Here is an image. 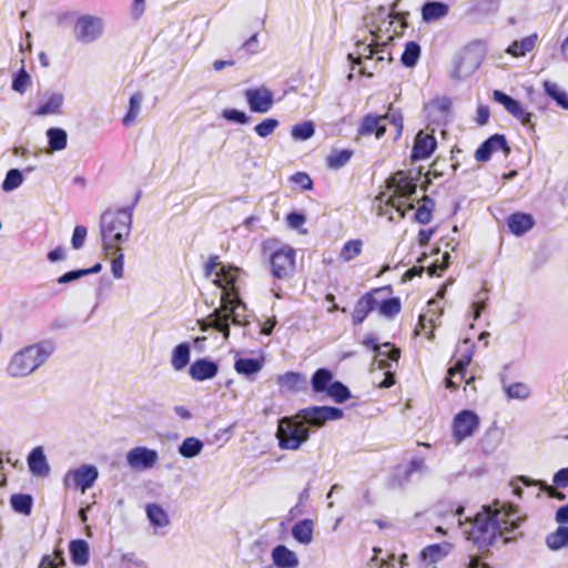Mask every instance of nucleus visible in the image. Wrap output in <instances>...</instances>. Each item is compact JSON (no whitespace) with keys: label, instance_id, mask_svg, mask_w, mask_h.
<instances>
[{"label":"nucleus","instance_id":"62","mask_svg":"<svg viewBox=\"0 0 568 568\" xmlns=\"http://www.w3.org/2000/svg\"><path fill=\"white\" fill-rule=\"evenodd\" d=\"M82 276H85V272H83L82 270L70 271V272H67L65 274L61 275L57 280V282L59 284H68L70 282L81 278Z\"/></svg>","mask_w":568,"mask_h":568},{"label":"nucleus","instance_id":"24","mask_svg":"<svg viewBox=\"0 0 568 568\" xmlns=\"http://www.w3.org/2000/svg\"><path fill=\"white\" fill-rule=\"evenodd\" d=\"M217 365L214 362L207 359H196L190 366V376L194 381H205L211 379L217 374Z\"/></svg>","mask_w":568,"mask_h":568},{"label":"nucleus","instance_id":"33","mask_svg":"<svg viewBox=\"0 0 568 568\" xmlns=\"http://www.w3.org/2000/svg\"><path fill=\"white\" fill-rule=\"evenodd\" d=\"M191 347L187 343L179 344L172 352L171 365L174 371L180 372L186 367L190 362Z\"/></svg>","mask_w":568,"mask_h":568},{"label":"nucleus","instance_id":"32","mask_svg":"<svg viewBox=\"0 0 568 568\" xmlns=\"http://www.w3.org/2000/svg\"><path fill=\"white\" fill-rule=\"evenodd\" d=\"M144 101V94L142 92L133 93L129 99V109L122 119L124 125L130 126L135 123Z\"/></svg>","mask_w":568,"mask_h":568},{"label":"nucleus","instance_id":"26","mask_svg":"<svg viewBox=\"0 0 568 568\" xmlns=\"http://www.w3.org/2000/svg\"><path fill=\"white\" fill-rule=\"evenodd\" d=\"M377 298L373 293L365 294L356 303L352 317L355 325L361 324L366 316L376 308Z\"/></svg>","mask_w":568,"mask_h":568},{"label":"nucleus","instance_id":"8","mask_svg":"<svg viewBox=\"0 0 568 568\" xmlns=\"http://www.w3.org/2000/svg\"><path fill=\"white\" fill-rule=\"evenodd\" d=\"M296 414L305 427H308V432L311 428L324 427L327 422L338 420L344 415L341 408L329 406H311L300 409Z\"/></svg>","mask_w":568,"mask_h":568},{"label":"nucleus","instance_id":"41","mask_svg":"<svg viewBox=\"0 0 568 568\" xmlns=\"http://www.w3.org/2000/svg\"><path fill=\"white\" fill-rule=\"evenodd\" d=\"M544 88L547 95L554 99L559 106L568 110V93L560 85L555 82L545 81Z\"/></svg>","mask_w":568,"mask_h":568},{"label":"nucleus","instance_id":"60","mask_svg":"<svg viewBox=\"0 0 568 568\" xmlns=\"http://www.w3.org/2000/svg\"><path fill=\"white\" fill-rule=\"evenodd\" d=\"M64 564L60 554L44 556L39 565V568H60Z\"/></svg>","mask_w":568,"mask_h":568},{"label":"nucleus","instance_id":"18","mask_svg":"<svg viewBox=\"0 0 568 568\" xmlns=\"http://www.w3.org/2000/svg\"><path fill=\"white\" fill-rule=\"evenodd\" d=\"M493 97L496 102L503 104L507 112L518 119L524 125L531 122V113L526 112L517 100L499 90H495Z\"/></svg>","mask_w":568,"mask_h":568},{"label":"nucleus","instance_id":"2","mask_svg":"<svg viewBox=\"0 0 568 568\" xmlns=\"http://www.w3.org/2000/svg\"><path fill=\"white\" fill-rule=\"evenodd\" d=\"M242 271L239 267L224 266L217 256H212L205 266V275L213 276V284L221 292L220 307L215 308L206 318L199 321L201 331L214 328L222 333L224 339L230 337V324L246 326V306L239 298L236 281Z\"/></svg>","mask_w":568,"mask_h":568},{"label":"nucleus","instance_id":"11","mask_svg":"<svg viewBox=\"0 0 568 568\" xmlns=\"http://www.w3.org/2000/svg\"><path fill=\"white\" fill-rule=\"evenodd\" d=\"M99 477V470L93 465H82L67 471L63 484L67 488H78L84 494L93 486Z\"/></svg>","mask_w":568,"mask_h":568},{"label":"nucleus","instance_id":"40","mask_svg":"<svg viewBox=\"0 0 568 568\" xmlns=\"http://www.w3.org/2000/svg\"><path fill=\"white\" fill-rule=\"evenodd\" d=\"M10 504L16 513L29 516L32 510L33 499L29 494H16L11 496Z\"/></svg>","mask_w":568,"mask_h":568},{"label":"nucleus","instance_id":"25","mask_svg":"<svg viewBox=\"0 0 568 568\" xmlns=\"http://www.w3.org/2000/svg\"><path fill=\"white\" fill-rule=\"evenodd\" d=\"M453 545L449 542L434 544L423 549L420 556L428 566L443 560L452 551Z\"/></svg>","mask_w":568,"mask_h":568},{"label":"nucleus","instance_id":"44","mask_svg":"<svg viewBox=\"0 0 568 568\" xmlns=\"http://www.w3.org/2000/svg\"><path fill=\"white\" fill-rule=\"evenodd\" d=\"M234 368L239 374L251 376L262 369V364L255 358H239L235 361Z\"/></svg>","mask_w":568,"mask_h":568},{"label":"nucleus","instance_id":"14","mask_svg":"<svg viewBox=\"0 0 568 568\" xmlns=\"http://www.w3.org/2000/svg\"><path fill=\"white\" fill-rule=\"evenodd\" d=\"M158 459V452L145 446L134 447L126 454V463L132 469H150Z\"/></svg>","mask_w":568,"mask_h":568},{"label":"nucleus","instance_id":"21","mask_svg":"<svg viewBox=\"0 0 568 568\" xmlns=\"http://www.w3.org/2000/svg\"><path fill=\"white\" fill-rule=\"evenodd\" d=\"M64 97L59 92H51L44 95L43 102L33 112L37 116L61 114Z\"/></svg>","mask_w":568,"mask_h":568},{"label":"nucleus","instance_id":"3","mask_svg":"<svg viewBox=\"0 0 568 568\" xmlns=\"http://www.w3.org/2000/svg\"><path fill=\"white\" fill-rule=\"evenodd\" d=\"M386 189L392 194L387 195L386 192H381L375 197L377 214L387 216L389 221L404 219L406 211L414 209V204H406V200L416 192V183L403 171H398L387 180Z\"/></svg>","mask_w":568,"mask_h":568},{"label":"nucleus","instance_id":"61","mask_svg":"<svg viewBox=\"0 0 568 568\" xmlns=\"http://www.w3.org/2000/svg\"><path fill=\"white\" fill-rule=\"evenodd\" d=\"M449 254L445 253L442 256V262L435 261L429 267H428V274L429 276L438 275L439 271H444L448 265Z\"/></svg>","mask_w":568,"mask_h":568},{"label":"nucleus","instance_id":"23","mask_svg":"<svg viewBox=\"0 0 568 568\" xmlns=\"http://www.w3.org/2000/svg\"><path fill=\"white\" fill-rule=\"evenodd\" d=\"M386 131L385 116L368 114L363 118L358 128L361 135L374 134L377 139L382 138Z\"/></svg>","mask_w":568,"mask_h":568},{"label":"nucleus","instance_id":"4","mask_svg":"<svg viewBox=\"0 0 568 568\" xmlns=\"http://www.w3.org/2000/svg\"><path fill=\"white\" fill-rule=\"evenodd\" d=\"M50 343H36L14 352L6 367L9 377L18 379L33 374L40 368L53 353Z\"/></svg>","mask_w":568,"mask_h":568},{"label":"nucleus","instance_id":"10","mask_svg":"<svg viewBox=\"0 0 568 568\" xmlns=\"http://www.w3.org/2000/svg\"><path fill=\"white\" fill-rule=\"evenodd\" d=\"M270 262L274 277L287 278L295 270V250L290 245H283L272 253Z\"/></svg>","mask_w":568,"mask_h":568},{"label":"nucleus","instance_id":"52","mask_svg":"<svg viewBox=\"0 0 568 568\" xmlns=\"http://www.w3.org/2000/svg\"><path fill=\"white\" fill-rule=\"evenodd\" d=\"M23 182L22 173L18 169H11L7 172L4 181L2 182V190L11 192L18 189Z\"/></svg>","mask_w":568,"mask_h":568},{"label":"nucleus","instance_id":"46","mask_svg":"<svg viewBox=\"0 0 568 568\" xmlns=\"http://www.w3.org/2000/svg\"><path fill=\"white\" fill-rule=\"evenodd\" d=\"M504 390L508 399H527L530 396V388L524 383H513L506 385Z\"/></svg>","mask_w":568,"mask_h":568},{"label":"nucleus","instance_id":"48","mask_svg":"<svg viewBox=\"0 0 568 568\" xmlns=\"http://www.w3.org/2000/svg\"><path fill=\"white\" fill-rule=\"evenodd\" d=\"M419 54L420 47L414 41L407 42L402 54V63L408 68L414 67L419 58Z\"/></svg>","mask_w":568,"mask_h":568},{"label":"nucleus","instance_id":"13","mask_svg":"<svg viewBox=\"0 0 568 568\" xmlns=\"http://www.w3.org/2000/svg\"><path fill=\"white\" fill-rule=\"evenodd\" d=\"M479 418L476 413L465 409L454 418V437L458 443L471 436L478 428Z\"/></svg>","mask_w":568,"mask_h":568},{"label":"nucleus","instance_id":"34","mask_svg":"<svg viewBox=\"0 0 568 568\" xmlns=\"http://www.w3.org/2000/svg\"><path fill=\"white\" fill-rule=\"evenodd\" d=\"M47 138L49 143L48 152H58L67 148L68 134L65 130L60 128H50L47 131Z\"/></svg>","mask_w":568,"mask_h":568},{"label":"nucleus","instance_id":"53","mask_svg":"<svg viewBox=\"0 0 568 568\" xmlns=\"http://www.w3.org/2000/svg\"><path fill=\"white\" fill-rule=\"evenodd\" d=\"M433 202L429 197H424V204L415 212V221L420 224H427L432 220Z\"/></svg>","mask_w":568,"mask_h":568},{"label":"nucleus","instance_id":"64","mask_svg":"<svg viewBox=\"0 0 568 568\" xmlns=\"http://www.w3.org/2000/svg\"><path fill=\"white\" fill-rule=\"evenodd\" d=\"M554 484L558 487H567L568 486V467L561 468L554 476Z\"/></svg>","mask_w":568,"mask_h":568},{"label":"nucleus","instance_id":"30","mask_svg":"<svg viewBox=\"0 0 568 568\" xmlns=\"http://www.w3.org/2000/svg\"><path fill=\"white\" fill-rule=\"evenodd\" d=\"M449 8L439 1L426 2L422 8V17L426 22L436 21L447 16Z\"/></svg>","mask_w":568,"mask_h":568},{"label":"nucleus","instance_id":"7","mask_svg":"<svg viewBox=\"0 0 568 568\" xmlns=\"http://www.w3.org/2000/svg\"><path fill=\"white\" fill-rule=\"evenodd\" d=\"M366 27L369 29V33L373 37L371 43H366L365 41L356 42V50L354 53H348L347 58L355 64H361L362 60L372 59L375 53H381L386 47V44L393 40V36H388L386 41H382L381 32L383 29L381 27L373 28V22L366 19Z\"/></svg>","mask_w":568,"mask_h":568},{"label":"nucleus","instance_id":"28","mask_svg":"<svg viewBox=\"0 0 568 568\" xmlns=\"http://www.w3.org/2000/svg\"><path fill=\"white\" fill-rule=\"evenodd\" d=\"M315 524L312 519H303L297 521L292 528L293 538L302 544L310 545L313 540Z\"/></svg>","mask_w":568,"mask_h":568},{"label":"nucleus","instance_id":"22","mask_svg":"<svg viewBox=\"0 0 568 568\" xmlns=\"http://www.w3.org/2000/svg\"><path fill=\"white\" fill-rule=\"evenodd\" d=\"M271 557L277 568H297L300 565L297 555L284 545L274 547Z\"/></svg>","mask_w":568,"mask_h":568},{"label":"nucleus","instance_id":"35","mask_svg":"<svg viewBox=\"0 0 568 568\" xmlns=\"http://www.w3.org/2000/svg\"><path fill=\"white\" fill-rule=\"evenodd\" d=\"M546 545L550 550H559L568 547V527L559 526L546 537Z\"/></svg>","mask_w":568,"mask_h":568},{"label":"nucleus","instance_id":"17","mask_svg":"<svg viewBox=\"0 0 568 568\" xmlns=\"http://www.w3.org/2000/svg\"><path fill=\"white\" fill-rule=\"evenodd\" d=\"M503 151L505 155L510 152L507 141L504 135L495 134L486 140L476 151L475 159L479 162H486L490 159L491 154Z\"/></svg>","mask_w":568,"mask_h":568},{"label":"nucleus","instance_id":"51","mask_svg":"<svg viewBox=\"0 0 568 568\" xmlns=\"http://www.w3.org/2000/svg\"><path fill=\"white\" fill-rule=\"evenodd\" d=\"M292 136L295 140L305 141L311 139L315 133L314 124L311 121L296 124L292 128Z\"/></svg>","mask_w":568,"mask_h":568},{"label":"nucleus","instance_id":"29","mask_svg":"<svg viewBox=\"0 0 568 568\" xmlns=\"http://www.w3.org/2000/svg\"><path fill=\"white\" fill-rule=\"evenodd\" d=\"M366 19H368L371 22H373V28L381 27L383 31L381 32V36L383 37L384 33H388L392 26H393V16L390 12H388L385 8L379 7L371 14L366 16L364 18V21L366 22Z\"/></svg>","mask_w":568,"mask_h":568},{"label":"nucleus","instance_id":"39","mask_svg":"<svg viewBox=\"0 0 568 568\" xmlns=\"http://www.w3.org/2000/svg\"><path fill=\"white\" fill-rule=\"evenodd\" d=\"M70 554L77 565H85L89 561V545L85 540L78 539L70 544Z\"/></svg>","mask_w":568,"mask_h":568},{"label":"nucleus","instance_id":"43","mask_svg":"<svg viewBox=\"0 0 568 568\" xmlns=\"http://www.w3.org/2000/svg\"><path fill=\"white\" fill-rule=\"evenodd\" d=\"M363 250V241L362 240H349L347 241L338 255V258L347 263L352 260H354L356 256H358L362 253Z\"/></svg>","mask_w":568,"mask_h":568},{"label":"nucleus","instance_id":"58","mask_svg":"<svg viewBox=\"0 0 568 568\" xmlns=\"http://www.w3.org/2000/svg\"><path fill=\"white\" fill-rule=\"evenodd\" d=\"M30 83H31L30 75L27 73V71L24 69H21L18 72V74L16 75V78L13 79L12 89L16 92H19L22 94L26 92V90L28 89Z\"/></svg>","mask_w":568,"mask_h":568},{"label":"nucleus","instance_id":"55","mask_svg":"<svg viewBox=\"0 0 568 568\" xmlns=\"http://www.w3.org/2000/svg\"><path fill=\"white\" fill-rule=\"evenodd\" d=\"M519 480L526 485V486H531V485H539L541 487V489L544 491H546L548 494V496L552 497V498H557V499H565V494L556 490L554 487H550L548 485H546L545 483L540 481V480H531L529 479L528 477H524L521 476L519 478Z\"/></svg>","mask_w":568,"mask_h":568},{"label":"nucleus","instance_id":"49","mask_svg":"<svg viewBox=\"0 0 568 568\" xmlns=\"http://www.w3.org/2000/svg\"><path fill=\"white\" fill-rule=\"evenodd\" d=\"M111 260V273L114 278H122L124 275L123 253L120 247L119 251L112 250V253H105Z\"/></svg>","mask_w":568,"mask_h":568},{"label":"nucleus","instance_id":"20","mask_svg":"<svg viewBox=\"0 0 568 568\" xmlns=\"http://www.w3.org/2000/svg\"><path fill=\"white\" fill-rule=\"evenodd\" d=\"M28 467L33 476L48 477L51 468L44 455L42 446L34 447L27 458Z\"/></svg>","mask_w":568,"mask_h":568},{"label":"nucleus","instance_id":"6","mask_svg":"<svg viewBox=\"0 0 568 568\" xmlns=\"http://www.w3.org/2000/svg\"><path fill=\"white\" fill-rule=\"evenodd\" d=\"M276 438L281 449L297 450L310 439L308 427H305L297 414L282 417L278 420Z\"/></svg>","mask_w":568,"mask_h":568},{"label":"nucleus","instance_id":"15","mask_svg":"<svg viewBox=\"0 0 568 568\" xmlns=\"http://www.w3.org/2000/svg\"><path fill=\"white\" fill-rule=\"evenodd\" d=\"M364 345L372 346L376 352L374 365H377L379 369H386L389 367V361L396 362L399 358V348L393 346L390 343H384L382 346L376 344L374 338H367L364 341Z\"/></svg>","mask_w":568,"mask_h":568},{"label":"nucleus","instance_id":"50","mask_svg":"<svg viewBox=\"0 0 568 568\" xmlns=\"http://www.w3.org/2000/svg\"><path fill=\"white\" fill-rule=\"evenodd\" d=\"M326 394L339 404L351 397L348 388L341 382H333L327 388Z\"/></svg>","mask_w":568,"mask_h":568},{"label":"nucleus","instance_id":"59","mask_svg":"<svg viewBox=\"0 0 568 568\" xmlns=\"http://www.w3.org/2000/svg\"><path fill=\"white\" fill-rule=\"evenodd\" d=\"M88 234L87 227L82 225H77L73 231V235L71 239V244L74 250H79L83 246L85 237Z\"/></svg>","mask_w":568,"mask_h":568},{"label":"nucleus","instance_id":"38","mask_svg":"<svg viewBox=\"0 0 568 568\" xmlns=\"http://www.w3.org/2000/svg\"><path fill=\"white\" fill-rule=\"evenodd\" d=\"M146 515L154 527L164 528L170 524L166 511L159 505L151 504L146 506Z\"/></svg>","mask_w":568,"mask_h":568},{"label":"nucleus","instance_id":"9","mask_svg":"<svg viewBox=\"0 0 568 568\" xmlns=\"http://www.w3.org/2000/svg\"><path fill=\"white\" fill-rule=\"evenodd\" d=\"M104 30V22L101 18L84 14L74 23V38L78 42L89 44L101 38Z\"/></svg>","mask_w":568,"mask_h":568},{"label":"nucleus","instance_id":"1","mask_svg":"<svg viewBox=\"0 0 568 568\" xmlns=\"http://www.w3.org/2000/svg\"><path fill=\"white\" fill-rule=\"evenodd\" d=\"M464 511L465 508L459 506L455 516L458 517V525L467 540L473 541L478 550H487L498 537L503 538L504 544L516 540L518 536L511 534L526 520L517 508L499 500L483 506L474 517L462 520Z\"/></svg>","mask_w":568,"mask_h":568},{"label":"nucleus","instance_id":"57","mask_svg":"<svg viewBox=\"0 0 568 568\" xmlns=\"http://www.w3.org/2000/svg\"><path fill=\"white\" fill-rule=\"evenodd\" d=\"M222 116L230 122H235L240 124H246L251 120V118L244 111H240L236 109L223 110Z\"/></svg>","mask_w":568,"mask_h":568},{"label":"nucleus","instance_id":"27","mask_svg":"<svg viewBox=\"0 0 568 568\" xmlns=\"http://www.w3.org/2000/svg\"><path fill=\"white\" fill-rule=\"evenodd\" d=\"M534 217L528 213H514L507 219V225L510 232L520 236L532 229Z\"/></svg>","mask_w":568,"mask_h":568},{"label":"nucleus","instance_id":"47","mask_svg":"<svg viewBox=\"0 0 568 568\" xmlns=\"http://www.w3.org/2000/svg\"><path fill=\"white\" fill-rule=\"evenodd\" d=\"M352 155L353 152L349 150L335 151L328 155L327 165L329 169L338 170L349 162Z\"/></svg>","mask_w":568,"mask_h":568},{"label":"nucleus","instance_id":"56","mask_svg":"<svg viewBox=\"0 0 568 568\" xmlns=\"http://www.w3.org/2000/svg\"><path fill=\"white\" fill-rule=\"evenodd\" d=\"M471 361V353L463 355L456 364L448 369V373L450 376H458L459 379L464 378V374L466 371V367L469 365Z\"/></svg>","mask_w":568,"mask_h":568},{"label":"nucleus","instance_id":"37","mask_svg":"<svg viewBox=\"0 0 568 568\" xmlns=\"http://www.w3.org/2000/svg\"><path fill=\"white\" fill-rule=\"evenodd\" d=\"M442 308L437 306V302L432 300L428 302L427 314L420 315L418 320V326L415 331L416 334H419L420 331L425 329L427 324L434 326L436 320H438L442 315Z\"/></svg>","mask_w":568,"mask_h":568},{"label":"nucleus","instance_id":"36","mask_svg":"<svg viewBox=\"0 0 568 568\" xmlns=\"http://www.w3.org/2000/svg\"><path fill=\"white\" fill-rule=\"evenodd\" d=\"M333 374L326 368L317 369L312 376V388L315 393L327 392V388L333 383Z\"/></svg>","mask_w":568,"mask_h":568},{"label":"nucleus","instance_id":"19","mask_svg":"<svg viewBox=\"0 0 568 568\" xmlns=\"http://www.w3.org/2000/svg\"><path fill=\"white\" fill-rule=\"evenodd\" d=\"M433 133L434 130H432V133H424L423 131L417 133L412 152L413 160H425L434 153L437 142Z\"/></svg>","mask_w":568,"mask_h":568},{"label":"nucleus","instance_id":"16","mask_svg":"<svg viewBox=\"0 0 568 568\" xmlns=\"http://www.w3.org/2000/svg\"><path fill=\"white\" fill-rule=\"evenodd\" d=\"M425 112L432 123L445 124L450 114V101L445 97L435 98L425 105Z\"/></svg>","mask_w":568,"mask_h":568},{"label":"nucleus","instance_id":"42","mask_svg":"<svg viewBox=\"0 0 568 568\" xmlns=\"http://www.w3.org/2000/svg\"><path fill=\"white\" fill-rule=\"evenodd\" d=\"M203 442L196 437H187L179 446V453L184 458H193L201 454L203 450Z\"/></svg>","mask_w":568,"mask_h":568},{"label":"nucleus","instance_id":"45","mask_svg":"<svg viewBox=\"0 0 568 568\" xmlns=\"http://www.w3.org/2000/svg\"><path fill=\"white\" fill-rule=\"evenodd\" d=\"M378 312L382 316L392 318L397 315L400 311V302L397 297L377 301Z\"/></svg>","mask_w":568,"mask_h":568},{"label":"nucleus","instance_id":"5","mask_svg":"<svg viewBox=\"0 0 568 568\" xmlns=\"http://www.w3.org/2000/svg\"><path fill=\"white\" fill-rule=\"evenodd\" d=\"M132 212L130 209L106 211L101 216L102 246L105 253L119 251L131 233Z\"/></svg>","mask_w":568,"mask_h":568},{"label":"nucleus","instance_id":"12","mask_svg":"<svg viewBox=\"0 0 568 568\" xmlns=\"http://www.w3.org/2000/svg\"><path fill=\"white\" fill-rule=\"evenodd\" d=\"M244 98L250 110L255 113H267L274 104L273 93L265 85L246 89Z\"/></svg>","mask_w":568,"mask_h":568},{"label":"nucleus","instance_id":"31","mask_svg":"<svg viewBox=\"0 0 568 568\" xmlns=\"http://www.w3.org/2000/svg\"><path fill=\"white\" fill-rule=\"evenodd\" d=\"M538 40L537 33H532L521 40L514 41L506 50V52L513 57H524L527 52H530L536 47Z\"/></svg>","mask_w":568,"mask_h":568},{"label":"nucleus","instance_id":"54","mask_svg":"<svg viewBox=\"0 0 568 568\" xmlns=\"http://www.w3.org/2000/svg\"><path fill=\"white\" fill-rule=\"evenodd\" d=\"M277 126L278 121L276 119L268 118L260 122L254 128V131L260 138H267L276 130Z\"/></svg>","mask_w":568,"mask_h":568},{"label":"nucleus","instance_id":"63","mask_svg":"<svg viewBox=\"0 0 568 568\" xmlns=\"http://www.w3.org/2000/svg\"><path fill=\"white\" fill-rule=\"evenodd\" d=\"M286 221L291 229H298L305 223L306 219L303 214L293 212L287 215Z\"/></svg>","mask_w":568,"mask_h":568}]
</instances>
